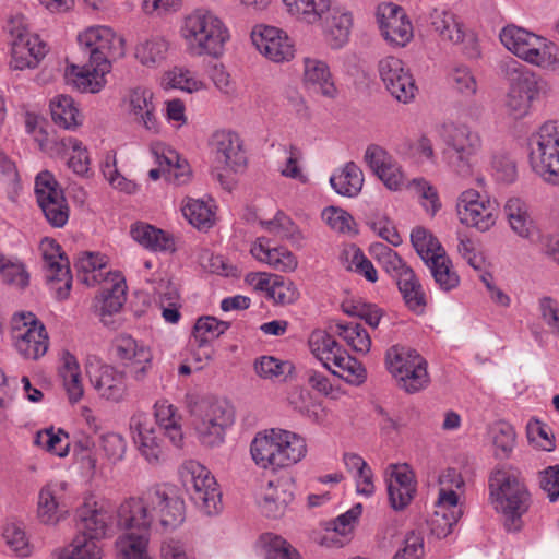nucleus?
<instances>
[{
	"mask_svg": "<svg viewBox=\"0 0 559 559\" xmlns=\"http://www.w3.org/2000/svg\"><path fill=\"white\" fill-rule=\"evenodd\" d=\"M75 43L88 66L68 63L64 81L80 93L97 94L107 85L114 62L126 57L127 39L110 25L92 24L78 31Z\"/></svg>",
	"mask_w": 559,
	"mask_h": 559,
	"instance_id": "1",
	"label": "nucleus"
},
{
	"mask_svg": "<svg viewBox=\"0 0 559 559\" xmlns=\"http://www.w3.org/2000/svg\"><path fill=\"white\" fill-rule=\"evenodd\" d=\"M178 37L188 55L218 60L225 56L233 35L221 15L198 7L180 17Z\"/></svg>",
	"mask_w": 559,
	"mask_h": 559,
	"instance_id": "2",
	"label": "nucleus"
},
{
	"mask_svg": "<svg viewBox=\"0 0 559 559\" xmlns=\"http://www.w3.org/2000/svg\"><path fill=\"white\" fill-rule=\"evenodd\" d=\"M281 3L285 14L293 21L319 26L331 49L338 50L348 44L353 14L334 0H281Z\"/></svg>",
	"mask_w": 559,
	"mask_h": 559,
	"instance_id": "3",
	"label": "nucleus"
},
{
	"mask_svg": "<svg viewBox=\"0 0 559 559\" xmlns=\"http://www.w3.org/2000/svg\"><path fill=\"white\" fill-rule=\"evenodd\" d=\"M124 521H135L141 527H151L157 521L164 530H174L185 520V502L168 485H154L141 497L121 502Z\"/></svg>",
	"mask_w": 559,
	"mask_h": 559,
	"instance_id": "4",
	"label": "nucleus"
},
{
	"mask_svg": "<svg viewBox=\"0 0 559 559\" xmlns=\"http://www.w3.org/2000/svg\"><path fill=\"white\" fill-rule=\"evenodd\" d=\"M254 463L264 469L276 471L301 461L307 453L306 440L292 431L271 429L258 433L250 447Z\"/></svg>",
	"mask_w": 559,
	"mask_h": 559,
	"instance_id": "5",
	"label": "nucleus"
},
{
	"mask_svg": "<svg viewBox=\"0 0 559 559\" xmlns=\"http://www.w3.org/2000/svg\"><path fill=\"white\" fill-rule=\"evenodd\" d=\"M490 496L509 531H518L520 519L528 510L531 497L524 479L513 469H497L489 479Z\"/></svg>",
	"mask_w": 559,
	"mask_h": 559,
	"instance_id": "6",
	"label": "nucleus"
},
{
	"mask_svg": "<svg viewBox=\"0 0 559 559\" xmlns=\"http://www.w3.org/2000/svg\"><path fill=\"white\" fill-rule=\"evenodd\" d=\"M441 136L452 153L444 158L449 170L461 179L474 177L477 169V156L483 147L480 134L466 123H445Z\"/></svg>",
	"mask_w": 559,
	"mask_h": 559,
	"instance_id": "7",
	"label": "nucleus"
},
{
	"mask_svg": "<svg viewBox=\"0 0 559 559\" xmlns=\"http://www.w3.org/2000/svg\"><path fill=\"white\" fill-rule=\"evenodd\" d=\"M187 407L200 442L206 447L221 444L225 428L234 420L233 409L227 403L213 396L187 395Z\"/></svg>",
	"mask_w": 559,
	"mask_h": 559,
	"instance_id": "8",
	"label": "nucleus"
},
{
	"mask_svg": "<svg viewBox=\"0 0 559 559\" xmlns=\"http://www.w3.org/2000/svg\"><path fill=\"white\" fill-rule=\"evenodd\" d=\"M532 170L545 182L559 186V119L544 122L528 139Z\"/></svg>",
	"mask_w": 559,
	"mask_h": 559,
	"instance_id": "9",
	"label": "nucleus"
},
{
	"mask_svg": "<svg viewBox=\"0 0 559 559\" xmlns=\"http://www.w3.org/2000/svg\"><path fill=\"white\" fill-rule=\"evenodd\" d=\"M508 93L504 108L514 119H523L532 111L534 102L547 97L549 84L533 71L515 63L508 72Z\"/></svg>",
	"mask_w": 559,
	"mask_h": 559,
	"instance_id": "10",
	"label": "nucleus"
},
{
	"mask_svg": "<svg viewBox=\"0 0 559 559\" xmlns=\"http://www.w3.org/2000/svg\"><path fill=\"white\" fill-rule=\"evenodd\" d=\"M463 487L464 480L454 468H448L439 476V497L430 520L431 531L438 537H447L461 519L463 510L456 491Z\"/></svg>",
	"mask_w": 559,
	"mask_h": 559,
	"instance_id": "11",
	"label": "nucleus"
},
{
	"mask_svg": "<svg viewBox=\"0 0 559 559\" xmlns=\"http://www.w3.org/2000/svg\"><path fill=\"white\" fill-rule=\"evenodd\" d=\"M119 108L132 124L153 134L160 131L157 96L151 86L136 84L127 88L120 98Z\"/></svg>",
	"mask_w": 559,
	"mask_h": 559,
	"instance_id": "12",
	"label": "nucleus"
},
{
	"mask_svg": "<svg viewBox=\"0 0 559 559\" xmlns=\"http://www.w3.org/2000/svg\"><path fill=\"white\" fill-rule=\"evenodd\" d=\"M389 371L407 393L423 390L429 382L426 360L413 348L394 345L386 352Z\"/></svg>",
	"mask_w": 559,
	"mask_h": 559,
	"instance_id": "13",
	"label": "nucleus"
},
{
	"mask_svg": "<svg viewBox=\"0 0 559 559\" xmlns=\"http://www.w3.org/2000/svg\"><path fill=\"white\" fill-rule=\"evenodd\" d=\"M11 45V67L15 70L34 69L47 53L40 37L28 29L24 16H13L7 25Z\"/></svg>",
	"mask_w": 559,
	"mask_h": 559,
	"instance_id": "14",
	"label": "nucleus"
},
{
	"mask_svg": "<svg viewBox=\"0 0 559 559\" xmlns=\"http://www.w3.org/2000/svg\"><path fill=\"white\" fill-rule=\"evenodd\" d=\"M455 215L461 225L480 233L489 231L499 218L496 202L474 188L465 189L457 195Z\"/></svg>",
	"mask_w": 559,
	"mask_h": 559,
	"instance_id": "15",
	"label": "nucleus"
},
{
	"mask_svg": "<svg viewBox=\"0 0 559 559\" xmlns=\"http://www.w3.org/2000/svg\"><path fill=\"white\" fill-rule=\"evenodd\" d=\"M195 506L207 515L221 509V491L211 472L197 461H186L179 471Z\"/></svg>",
	"mask_w": 559,
	"mask_h": 559,
	"instance_id": "16",
	"label": "nucleus"
},
{
	"mask_svg": "<svg viewBox=\"0 0 559 559\" xmlns=\"http://www.w3.org/2000/svg\"><path fill=\"white\" fill-rule=\"evenodd\" d=\"M249 39L258 53L273 63H287L296 57L295 40L282 27L257 23L250 29Z\"/></svg>",
	"mask_w": 559,
	"mask_h": 559,
	"instance_id": "17",
	"label": "nucleus"
},
{
	"mask_svg": "<svg viewBox=\"0 0 559 559\" xmlns=\"http://www.w3.org/2000/svg\"><path fill=\"white\" fill-rule=\"evenodd\" d=\"M207 146L214 164L233 174L245 171L248 165V155L243 140L234 130L217 129L211 133Z\"/></svg>",
	"mask_w": 559,
	"mask_h": 559,
	"instance_id": "18",
	"label": "nucleus"
},
{
	"mask_svg": "<svg viewBox=\"0 0 559 559\" xmlns=\"http://www.w3.org/2000/svg\"><path fill=\"white\" fill-rule=\"evenodd\" d=\"M34 192L36 201L49 224L55 227H63L69 219L70 207L55 175L48 170L37 174Z\"/></svg>",
	"mask_w": 559,
	"mask_h": 559,
	"instance_id": "19",
	"label": "nucleus"
},
{
	"mask_svg": "<svg viewBox=\"0 0 559 559\" xmlns=\"http://www.w3.org/2000/svg\"><path fill=\"white\" fill-rule=\"evenodd\" d=\"M34 192L36 201L49 224L55 227H63L69 219L70 207L55 175L48 170L37 174Z\"/></svg>",
	"mask_w": 559,
	"mask_h": 559,
	"instance_id": "20",
	"label": "nucleus"
},
{
	"mask_svg": "<svg viewBox=\"0 0 559 559\" xmlns=\"http://www.w3.org/2000/svg\"><path fill=\"white\" fill-rule=\"evenodd\" d=\"M11 337L16 350L26 359L36 360L48 349L46 329L31 312L13 317Z\"/></svg>",
	"mask_w": 559,
	"mask_h": 559,
	"instance_id": "21",
	"label": "nucleus"
},
{
	"mask_svg": "<svg viewBox=\"0 0 559 559\" xmlns=\"http://www.w3.org/2000/svg\"><path fill=\"white\" fill-rule=\"evenodd\" d=\"M130 429L140 455L153 466L159 465L166 457V433L158 429L144 412H136L130 419Z\"/></svg>",
	"mask_w": 559,
	"mask_h": 559,
	"instance_id": "22",
	"label": "nucleus"
},
{
	"mask_svg": "<svg viewBox=\"0 0 559 559\" xmlns=\"http://www.w3.org/2000/svg\"><path fill=\"white\" fill-rule=\"evenodd\" d=\"M378 73L390 95L402 104L412 103L417 85L409 67L399 57L385 56L378 62Z\"/></svg>",
	"mask_w": 559,
	"mask_h": 559,
	"instance_id": "23",
	"label": "nucleus"
},
{
	"mask_svg": "<svg viewBox=\"0 0 559 559\" xmlns=\"http://www.w3.org/2000/svg\"><path fill=\"white\" fill-rule=\"evenodd\" d=\"M374 16L381 36L391 47L403 48L413 40V23L402 7L382 2L378 4Z\"/></svg>",
	"mask_w": 559,
	"mask_h": 559,
	"instance_id": "24",
	"label": "nucleus"
},
{
	"mask_svg": "<svg viewBox=\"0 0 559 559\" xmlns=\"http://www.w3.org/2000/svg\"><path fill=\"white\" fill-rule=\"evenodd\" d=\"M362 159L388 190L399 192L407 188L409 180L404 167L384 147L378 144L368 145Z\"/></svg>",
	"mask_w": 559,
	"mask_h": 559,
	"instance_id": "25",
	"label": "nucleus"
},
{
	"mask_svg": "<svg viewBox=\"0 0 559 559\" xmlns=\"http://www.w3.org/2000/svg\"><path fill=\"white\" fill-rule=\"evenodd\" d=\"M148 151L157 165L148 171L150 179L156 181L164 177L176 185H185L190 180V165L175 148L164 142L155 141L151 143Z\"/></svg>",
	"mask_w": 559,
	"mask_h": 559,
	"instance_id": "26",
	"label": "nucleus"
},
{
	"mask_svg": "<svg viewBox=\"0 0 559 559\" xmlns=\"http://www.w3.org/2000/svg\"><path fill=\"white\" fill-rule=\"evenodd\" d=\"M114 512L111 504L105 500H86L76 512V536H86L96 542L108 537L112 532Z\"/></svg>",
	"mask_w": 559,
	"mask_h": 559,
	"instance_id": "27",
	"label": "nucleus"
},
{
	"mask_svg": "<svg viewBox=\"0 0 559 559\" xmlns=\"http://www.w3.org/2000/svg\"><path fill=\"white\" fill-rule=\"evenodd\" d=\"M87 373L97 394L109 402L119 403L128 393L124 371L105 364H90Z\"/></svg>",
	"mask_w": 559,
	"mask_h": 559,
	"instance_id": "28",
	"label": "nucleus"
},
{
	"mask_svg": "<svg viewBox=\"0 0 559 559\" xmlns=\"http://www.w3.org/2000/svg\"><path fill=\"white\" fill-rule=\"evenodd\" d=\"M117 524L126 532L116 540V551L119 559H151L147 554L150 527H141L135 521H124L121 515V504L117 511Z\"/></svg>",
	"mask_w": 559,
	"mask_h": 559,
	"instance_id": "29",
	"label": "nucleus"
},
{
	"mask_svg": "<svg viewBox=\"0 0 559 559\" xmlns=\"http://www.w3.org/2000/svg\"><path fill=\"white\" fill-rule=\"evenodd\" d=\"M415 249L442 292L448 293L459 287L460 276L447 255L444 247H415Z\"/></svg>",
	"mask_w": 559,
	"mask_h": 559,
	"instance_id": "30",
	"label": "nucleus"
},
{
	"mask_svg": "<svg viewBox=\"0 0 559 559\" xmlns=\"http://www.w3.org/2000/svg\"><path fill=\"white\" fill-rule=\"evenodd\" d=\"M502 214L508 226L518 237L527 241L542 240L540 229L524 199L516 195L507 198L502 205Z\"/></svg>",
	"mask_w": 559,
	"mask_h": 559,
	"instance_id": "31",
	"label": "nucleus"
},
{
	"mask_svg": "<svg viewBox=\"0 0 559 559\" xmlns=\"http://www.w3.org/2000/svg\"><path fill=\"white\" fill-rule=\"evenodd\" d=\"M60 249L61 247H49L43 252V260L45 276L50 289L55 292L59 300H64L70 294L72 275L69 259Z\"/></svg>",
	"mask_w": 559,
	"mask_h": 559,
	"instance_id": "32",
	"label": "nucleus"
},
{
	"mask_svg": "<svg viewBox=\"0 0 559 559\" xmlns=\"http://www.w3.org/2000/svg\"><path fill=\"white\" fill-rule=\"evenodd\" d=\"M432 31L442 41L452 45L473 44L474 35L451 9L436 8L430 14Z\"/></svg>",
	"mask_w": 559,
	"mask_h": 559,
	"instance_id": "33",
	"label": "nucleus"
},
{
	"mask_svg": "<svg viewBox=\"0 0 559 559\" xmlns=\"http://www.w3.org/2000/svg\"><path fill=\"white\" fill-rule=\"evenodd\" d=\"M301 81L307 90L323 97L335 98L338 95L330 66L322 59L314 57L302 59Z\"/></svg>",
	"mask_w": 559,
	"mask_h": 559,
	"instance_id": "34",
	"label": "nucleus"
},
{
	"mask_svg": "<svg viewBox=\"0 0 559 559\" xmlns=\"http://www.w3.org/2000/svg\"><path fill=\"white\" fill-rule=\"evenodd\" d=\"M127 299V284L121 273H107L99 294L95 297V312L106 322V317L119 312Z\"/></svg>",
	"mask_w": 559,
	"mask_h": 559,
	"instance_id": "35",
	"label": "nucleus"
},
{
	"mask_svg": "<svg viewBox=\"0 0 559 559\" xmlns=\"http://www.w3.org/2000/svg\"><path fill=\"white\" fill-rule=\"evenodd\" d=\"M294 499L292 484L287 480L269 481L257 493V504L270 519L282 518Z\"/></svg>",
	"mask_w": 559,
	"mask_h": 559,
	"instance_id": "36",
	"label": "nucleus"
},
{
	"mask_svg": "<svg viewBox=\"0 0 559 559\" xmlns=\"http://www.w3.org/2000/svg\"><path fill=\"white\" fill-rule=\"evenodd\" d=\"M67 484L64 481H50L38 492L36 516L46 525H56L66 513L64 493Z\"/></svg>",
	"mask_w": 559,
	"mask_h": 559,
	"instance_id": "37",
	"label": "nucleus"
},
{
	"mask_svg": "<svg viewBox=\"0 0 559 559\" xmlns=\"http://www.w3.org/2000/svg\"><path fill=\"white\" fill-rule=\"evenodd\" d=\"M158 83L164 91H179L190 95L206 92L209 88L206 81L198 71L181 64L165 70Z\"/></svg>",
	"mask_w": 559,
	"mask_h": 559,
	"instance_id": "38",
	"label": "nucleus"
},
{
	"mask_svg": "<svg viewBox=\"0 0 559 559\" xmlns=\"http://www.w3.org/2000/svg\"><path fill=\"white\" fill-rule=\"evenodd\" d=\"M228 328V322L218 321L214 317L200 318L194 325L190 341L191 347H197L195 359L199 361L210 360L213 354L211 342L221 336Z\"/></svg>",
	"mask_w": 559,
	"mask_h": 559,
	"instance_id": "39",
	"label": "nucleus"
},
{
	"mask_svg": "<svg viewBox=\"0 0 559 559\" xmlns=\"http://www.w3.org/2000/svg\"><path fill=\"white\" fill-rule=\"evenodd\" d=\"M109 258L99 251H81L75 260L74 267L78 278L87 287H94L106 281Z\"/></svg>",
	"mask_w": 559,
	"mask_h": 559,
	"instance_id": "40",
	"label": "nucleus"
},
{
	"mask_svg": "<svg viewBox=\"0 0 559 559\" xmlns=\"http://www.w3.org/2000/svg\"><path fill=\"white\" fill-rule=\"evenodd\" d=\"M49 111L52 122L60 129L75 131L84 123L80 105L70 95H55L49 102Z\"/></svg>",
	"mask_w": 559,
	"mask_h": 559,
	"instance_id": "41",
	"label": "nucleus"
},
{
	"mask_svg": "<svg viewBox=\"0 0 559 559\" xmlns=\"http://www.w3.org/2000/svg\"><path fill=\"white\" fill-rule=\"evenodd\" d=\"M393 468L388 481V493L391 507L403 510L414 498L416 486L414 474L407 466H391Z\"/></svg>",
	"mask_w": 559,
	"mask_h": 559,
	"instance_id": "42",
	"label": "nucleus"
},
{
	"mask_svg": "<svg viewBox=\"0 0 559 559\" xmlns=\"http://www.w3.org/2000/svg\"><path fill=\"white\" fill-rule=\"evenodd\" d=\"M365 182L361 168L354 162L338 167L330 177V185L335 193L346 198L357 197Z\"/></svg>",
	"mask_w": 559,
	"mask_h": 559,
	"instance_id": "43",
	"label": "nucleus"
},
{
	"mask_svg": "<svg viewBox=\"0 0 559 559\" xmlns=\"http://www.w3.org/2000/svg\"><path fill=\"white\" fill-rule=\"evenodd\" d=\"M56 158L66 159V164L75 175L85 177L91 170V156L83 142L73 136H63Z\"/></svg>",
	"mask_w": 559,
	"mask_h": 559,
	"instance_id": "44",
	"label": "nucleus"
},
{
	"mask_svg": "<svg viewBox=\"0 0 559 559\" xmlns=\"http://www.w3.org/2000/svg\"><path fill=\"white\" fill-rule=\"evenodd\" d=\"M524 61L544 71H559V46L552 40L536 35Z\"/></svg>",
	"mask_w": 559,
	"mask_h": 559,
	"instance_id": "45",
	"label": "nucleus"
},
{
	"mask_svg": "<svg viewBox=\"0 0 559 559\" xmlns=\"http://www.w3.org/2000/svg\"><path fill=\"white\" fill-rule=\"evenodd\" d=\"M181 212L190 225L198 229H209L216 222V204L213 199L185 198Z\"/></svg>",
	"mask_w": 559,
	"mask_h": 559,
	"instance_id": "46",
	"label": "nucleus"
},
{
	"mask_svg": "<svg viewBox=\"0 0 559 559\" xmlns=\"http://www.w3.org/2000/svg\"><path fill=\"white\" fill-rule=\"evenodd\" d=\"M170 41L162 35H154L138 41L134 47L135 59L144 67H159L168 56Z\"/></svg>",
	"mask_w": 559,
	"mask_h": 559,
	"instance_id": "47",
	"label": "nucleus"
},
{
	"mask_svg": "<svg viewBox=\"0 0 559 559\" xmlns=\"http://www.w3.org/2000/svg\"><path fill=\"white\" fill-rule=\"evenodd\" d=\"M155 426L163 430L169 441L177 448L183 444V433L180 425V416L174 405L166 400L157 401L154 405Z\"/></svg>",
	"mask_w": 559,
	"mask_h": 559,
	"instance_id": "48",
	"label": "nucleus"
},
{
	"mask_svg": "<svg viewBox=\"0 0 559 559\" xmlns=\"http://www.w3.org/2000/svg\"><path fill=\"white\" fill-rule=\"evenodd\" d=\"M417 199L423 211L435 217L442 209V201L438 188L427 178L418 176L409 180L406 188Z\"/></svg>",
	"mask_w": 559,
	"mask_h": 559,
	"instance_id": "49",
	"label": "nucleus"
},
{
	"mask_svg": "<svg viewBox=\"0 0 559 559\" xmlns=\"http://www.w3.org/2000/svg\"><path fill=\"white\" fill-rule=\"evenodd\" d=\"M250 254L276 271L292 272L297 267V259L287 247H251Z\"/></svg>",
	"mask_w": 559,
	"mask_h": 559,
	"instance_id": "50",
	"label": "nucleus"
},
{
	"mask_svg": "<svg viewBox=\"0 0 559 559\" xmlns=\"http://www.w3.org/2000/svg\"><path fill=\"white\" fill-rule=\"evenodd\" d=\"M100 171L104 179L116 191L132 195L138 193L140 186L132 179L124 177L117 168V157L114 151L104 154L100 162Z\"/></svg>",
	"mask_w": 559,
	"mask_h": 559,
	"instance_id": "51",
	"label": "nucleus"
},
{
	"mask_svg": "<svg viewBox=\"0 0 559 559\" xmlns=\"http://www.w3.org/2000/svg\"><path fill=\"white\" fill-rule=\"evenodd\" d=\"M114 350L116 357L123 361L126 366L151 364L152 354L148 348L139 345L138 342L129 335H119L115 338Z\"/></svg>",
	"mask_w": 559,
	"mask_h": 559,
	"instance_id": "52",
	"label": "nucleus"
},
{
	"mask_svg": "<svg viewBox=\"0 0 559 559\" xmlns=\"http://www.w3.org/2000/svg\"><path fill=\"white\" fill-rule=\"evenodd\" d=\"M60 376L63 379V385L71 403L79 402L84 393L80 367L73 355L66 353L62 356V367Z\"/></svg>",
	"mask_w": 559,
	"mask_h": 559,
	"instance_id": "53",
	"label": "nucleus"
},
{
	"mask_svg": "<svg viewBox=\"0 0 559 559\" xmlns=\"http://www.w3.org/2000/svg\"><path fill=\"white\" fill-rule=\"evenodd\" d=\"M129 236L138 245H167L176 241L169 231L143 221L130 225Z\"/></svg>",
	"mask_w": 559,
	"mask_h": 559,
	"instance_id": "54",
	"label": "nucleus"
},
{
	"mask_svg": "<svg viewBox=\"0 0 559 559\" xmlns=\"http://www.w3.org/2000/svg\"><path fill=\"white\" fill-rule=\"evenodd\" d=\"M536 34L522 27L508 25L500 32L501 44L513 55L524 60Z\"/></svg>",
	"mask_w": 559,
	"mask_h": 559,
	"instance_id": "55",
	"label": "nucleus"
},
{
	"mask_svg": "<svg viewBox=\"0 0 559 559\" xmlns=\"http://www.w3.org/2000/svg\"><path fill=\"white\" fill-rule=\"evenodd\" d=\"M320 217L323 224L334 233L355 235L358 231L357 223L352 214L340 206H325L322 209Z\"/></svg>",
	"mask_w": 559,
	"mask_h": 559,
	"instance_id": "56",
	"label": "nucleus"
},
{
	"mask_svg": "<svg viewBox=\"0 0 559 559\" xmlns=\"http://www.w3.org/2000/svg\"><path fill=\"white\" fill-rule=\"evenodd\" d=\"M340 261L347 271L362 275L371 283L377 282L378 275L376 269L358 247L344 249L340 254Z\"/></svg>",
	"mask_w": 559,
	"mask_h": 559,
	"instance_id": "57",
	"label": "nucleus"
},
{
	"mask_svg": "<svg viewBox=\"0 0 559 559\" xmlns=\"http://www.w3.org/2000/svg\"><path fill=\"white\" fill-rule=\"evenodd\" d=\"M262 228L273 234L277 240L298 242L302 235L295 223L283 212L278 211L273 219L261 221Z\"/></svg>",
	"mask_w": 559,
	"mask_h": 559,
	"instance_id": "58",
	"label": "nucleus"
},
{
	"mask_svg": "<svg viewBox=\"0 0 559 559\" xmlns=\"http://www.w3.org/2000/svg\"><path fill=\"white\" fill-rule=\"evenodd\" d=\"M0 274L2 281L19 289H24L29 284V274L25 265L16 258H8L0 253Z\"/></svg>",
	"mask_w": 559,
	"mask_h": 559,
	"instance_id": "59",
	"label": "nucleus"
},
{
	"mask_svg": "<svg viewBox=\"0 0 559 559\" xmlns=\"http://www.w3.org/2000/svg\"><path fill=\"white\" fill-rule=\"evenodd\" d=\"M214 90L223 97L231 99L238 95V84L231 72L223 63H215L209 72Z\"/></svg>",
	"mask_w": 559,
	"mask_h": 559,
	"instance_id": "60",
	"label": "nucleus"
},
{
	"mask_svg": "<svg viewBox=\"0 0 559 559\" xmlns=\"http://www.w3.org/2000/svg\"><path fill=\"white\" fill-rule=\"evenodd\" d=\"M288 402L296 412L311 421L318 424L323 421L324 414L321 405L314 402L308 392L295 390L289 394Z\"/></svg>",
	"mask_w": 559,
	"mask_h": 559,
	"instance_id": "61",
	"label": "nucleus"
},
{
	"mask_svg": "<svg viewBox=\"0 0 559 559\" xmlns=\"http://www.w3.org/2000/svg\"><path fill=\"white\" fill-rule=\"evenodd\" d=\"M103 550L98 542L75 536L71 545L66 548L59 559H102Z\"/></svg>",
	"mask_w": 559,
	"mask_h": 559,
	"instance_id": "62",
	"label": "nucleus"
},
{
	"mask_svg": "<svg viewBox=\"0 0 559 559\" xmlns=\"http://www.w3.org/2000/svg\"><path fill=\"white\" fill-rule=\"evenodd\" d=\"M337 332L355 352L367 354L370 350V335L360 324H337Z\"/></svg>",
	"mask_w": 559,
	"mask_h": 559,
	"instance_id": "63",
	"label": "nucleus"
},
{
	"mask_svg": "<svg viewBox=\"0 0 559 559\" xmlns=\"http://www.w3.org/2000/svg\"><path fill=\"white\" fill-rule=\"evenodd\" d=\"M292 365L271 356H263L254 364V370L259 377L272 381H282L292 372Z\"/></svg>",
	"mask_w": 559,
	"mask_h": 559,
	"instance_id": "64",
	"label": "nucleus"
}]
</instances>
